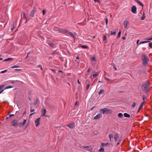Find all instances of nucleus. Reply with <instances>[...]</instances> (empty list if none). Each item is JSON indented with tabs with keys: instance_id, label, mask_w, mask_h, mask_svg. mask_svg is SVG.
I'll return each mask as SVG.
<instances>
[{
	"instance_id": "nucleus-1",
	"label": "nucleus",
	"mask_w": 152,
	"mask_h": 152,
	"mask_svg": "<svg viewBox=\"0 0 152 152\" xmlns=\"http://www.w3.org/2000/svg\"><path fill=\"white\" fill-rule=\"evenodd\" d=\"M109 137L110 139V141L111 142H112L113 141V138H114L115 142H118L117 143V145H119L121 140L119 138V136L118 133H115V134L114 136L113 134H109Z\"/></svg>"
},
{
	"instance_id": "nucleus-2",
	"label": "nucleus",
	"mask_w": 152,
	"mask_h": 152,
	"mask_svg": "<svg viewBox=\"0 0 152 152\" xmlns=\"http://www.w3.org/2000/svg\"><path fill=\"white\" fill-rule=\"evenodd\" d=\"M141 60L142 64L143 66H148L150 60L148 56L146 55L145 54H142L141 57Z\"/></svg>"
},
{
	"instance_id": "nucleus-3",
	"label": "nucleus",
	"mask_w": 152,
	"mask_h": 152,
	"mask_svg": "<svg viewBox=\"0 0 152 152\" xmlns=\"http://www.w3.org/2000/svg\"><path fill=\"white\" fill-rule=\"evenodd\" d=\"M150 85L148 82L143 83L141 86L142 91L146 94H148L149 91Z\"/></svg>"
},
{
	"instance_id": "nucleus-4",
	"label": "nucleus",
	"mask_w": 152,
	"mask_h": 152,
	"mask_svg": "<svg viewBox=\"0 0 152 152\" xmlns=\"http://www.w3.org/2000/svg\"><path fill=\"white\" fill-rule=\"evenodd\" d=\"M26 119H24L23 123H20L18 124V121L16 120H14L11 122V125L13 126H16L18 125L19 127H22L25 125L26 123Z\"/></svg>"
},
{
	"instance_id": "nucleus-5",
	"label": "nucleus",
	"mask_w": 152,
	"mask_h": 152,
	"mask_svg": "<svg viewBox=\"0 0 152 152\" xmlns=\"http://www.w3.org/2000/svg\"><path fill=\"white\" fill-rule=\"evenodd\" d=\"M100 112H102L103 114H111L112 113V111L110 109H109L107 108H105L100 110Z\"/></svg>"
},
{
	"instance_id": "nucleus-6",
	"label": "nucleus",
	"mask_w": 152,
	"mask_h": 152,
	"mask_svg": "<svg viewBox=\"0 0 152 152\" xmlns=\"http://www.w3.org/2000/svg\"><path fill=\"white\" fill-rule=\"evenodd\" d=\"M75 34H76V33L75 32L73 33L72 32H69L67 30V36L69 35L72 38H73L74 39H75Z\"/></svg>"
},
{
	"instance_id": "nucleus-7",
	"label": "nucleus",
	"mask_w": 152,
	"mask_h": 152,
	"mask_svg": "<svg viewBox=\"0 0 152 152\" xmlns=\"http://www.w3.org/2000/svg\"><path fill=\"white\" fill-rule=\"evenodd\" d=\"M75 126V124L74 122H71L68 125H67L70 129H73Z\"/></svg>"
},
{
	"instance_id": "nucleus-8",
	"label": "nucleus",
	"mask_w": 152,
	"mask_h": 152,
	"mask_svg": "<svg viewBox=\"0 0 152 152\" xmlns=\"http://www.w3.org/2000/svg\"><path fill=\"white\" fill-rule=\"evenodd\" d=\"M131 11L134 14L137 13V7L133 5L132 6Z\"/></svg>"
},
{
	"instance_id": "nucleus-9",
	"label": "nucleus",
	"mask_w": 152,
	"mask_h": 152,
	"mask_svg": "<svg viewBox=\"0 0 152 152\" xmlns=\"http://www.w3.org/2000/svg\"><path fill=\"white\" fill-rule=\"evenodd\" d=\"M41 120L40 118H38L36 119L35 121V124L36 126L37 127L40 124V121Z\"/></svg>"
},
{
	"instance_id": "nucleus-10",
	"label": "nucleus",
	"mask_w": 152,
	"mask_h": 152,
	"mask_svg": "<svg viewBox=\"0 0 152 152\" xmlns=\"http://www.w3.org/2000/svg\"><path fill=\"white\" fill-rule=\"evenodd\" d=\"M36 8L34 7L32 10L30 12V16L31 17H33L34 16V13H35L36 11Z\"/></svg>"
},
{
	"instance_id": "nucleus-11",
	"label": "nucleus",
	"mask_w": 152,
	"mask_h": 152,
	"mask_svg": "<svg viewBox=\"0 0 152 152\" xmlns=\"http://www.w3.org/2000/svg\"><path fill=\"white\" fill-rule=\"evenodd\" d=\"M41 116H45L46 113V110L45 108L42 109L41 110Z\"/></svg>"
},
{
	"instance_id": "nucleus-12",
	"label": "nucleus",
	"mask_w": 152,
	"mask_h": 152,
	"mask_svg": "<svg viewBox=\"0 0 152 152\" xmlns=\"http://www.w3.org/2000/svg\"><path fill=\"white\" fill-rule=\"evenodd\" d=\"M145 104V102H143L140 105L139 107V108L137 112V113H138L139 111L142 108V107H143V105Z\"/></svg>"
},
{
	"instance_id": "nucleus-13",
	"label": "nucleus",
	"mask_w": 152,
	"mask_h": 152,
	"mask_svg": "<svg viewBox=\"0 0 152 152\" xmlns=\"http://www.w3.org/2000/svg\"><path fill=\"white\" fill-rule=\"evenodd\" d=\"M128 24V21L127 20H125L123 22V25L124 26V27L125 28H126Z\"/></svg>"
},
{
	"instance_id": "nucleus-14",
	"label": "nucleus",
	"mask_w": 152,
	"mask_h": 152,
	"mask_svg": "<svg viewBox=\"0 0 152 152\" xmlns=\"http://www.w3.org/2000/svg\"><path fill=\"white\" fill-rule=\"evenodd\" d=\"M101 115V114L99 113L97 114L95 117H94V119H98L100 118Z\"/></svg>"
},
{
	"instance_id": "nucleus-15",
	"label": "nucleus",
	"mask_w": 152,
	"mask_h": 152,
	"mask_svg": "<svg viewBox=\"0 0 152 152\" xmlns=\"http://www.w3.org/2000/svg\"><path fill=\"white\" fill-rule=\"evenodd\" d=\"M78 147L80 148H88L89 147V146H82L80 144L79 145Z\"/></svg>"
},
{
	"instance_id": "nucleus-16",
	"label": "nucleus",
	"mask_w": 152,
	"mask_h": 152,
	"mask_svg": "<svg viewBox=\"0 0 152 152\" xmlns=\"http://www.w3.org/2000/svg\"><path fill=\"white\" fill-rule=\"evenodd\" d=\"M136 2L138 4L142 6V7H143L144 5L140 1L138 0H135Z\"/></svg>"
},
{
	"instance_id": "nucleus-17",
	"label": "nucleus",
	"mask_w": 152,
	"mask_h": 152,
	"mask_svg": "<svg viewBox=\"0 0 152 152\" xmlns=\"http://www.w3.org/2000/svg\"><path fill=\"white\" fill-rule=\"evenodd\" d=\"M110 143H102V145L103 147H104L105 146H107L108 145H110Z\"/></svg>"
},
{
	"instance_id": "nucleus-18",
	"label": "nucleus",
	"mask_w": 152,
	"mask_h": 152,
	"mask_svg": "<svg viewBox=\"0 0 152 152\" xmlns=\"http://www.w3.org/2000/svg\"><path fill=\"white\" fill-rule=\"evenodd\" d=\"M124 116L125 117L130 118V115L129 114H128L126 113H125L124 114Z\"/></svg>"
},
{
	"instance_id": "nucleus-19",
	"label": "nucleus",
	"mask_w": 152,
	"mask_h": 152,
	"mask_svg": "<svg viewBox=\"0 0 152 152\" xmlns=\"http://www.w3.org/2000/svg\"><path fill=\"white\" fill-rule=\"evenodd\" d=\"M147 98V97L145 96V95H143L142 96V99L143 101V102H145V100Z\"/></svg>"
},
{
	"instance_id": "nucleus-20",
	"label": "nucleus",
	"mask_w": 152,
	"mask_h": 152,
	"mask_svg": "<svg viewBox=\"0 0 152 152\" xmlns=\"http://www.w3.org/2000/svg\"><path fill=\"white\" fill-rule=\"evenodd\" d=\"M145 18V14L144 13V12L142 17L140 19L141 20H144Z\"/></svg>"
},
{
	"instance_id": "nucleus-21",
	"label": "nucleus",
	"mask_w": 152,
	"mask_h": 152,
	"mask_svg": "<svg viewBox=\"0 0 152 152\" xmlns=\"http://www.w3.org/2000/svg\"><path fill=\"white\" fill-rule=\"evenodd\" d=\"M121 34V30H120L119 31V32L118 33V35L117 37V38H119L120 37Z\"/></svg>"
},
{
	"instance_id": "nucleus-22",
	"label": "nucleus",
	"mask_w": 152,
	"mask_h": 152,
	"mask_svg": "<svg viewBox=\"0 0 152 152\" xmlns=\"http://www.w3.org/2000/svg\"><path fill=\"white\" fill-rule=\"evenodd\" d=\"M11 30L12 31L15 28V27L14 26V23H13V24L11 25Z\"/></svg>"
},
{
	"instance_id": "nucleus-23",
	"label": "nucleus",
	"mask_w": 152,
	"mask_h": 152,
	"mask_svg": "<svg viewBox=\"0 0 152 152\" xmlns=\"http://www.w3.org/2000/svg\"><path fill=\"white\" fill-rule=\"evenodd\" d=\"M104 92V91L103 89L100 90L99 92V94H103Z\"/></svg>"
},
{
	"instance_id": "nucleus-24",
	"label": "nucleus",
	"mask_w": 152,
	"mask_h": 152,
	"mask_svg": "<svg viewBox=\"0 0 152 152\" xmlns=\"http://www.w3.org/2000/svg\"><path fill=\"white\" fill-rule=\"evenodd\" d=\"M12 60H13V58H8L4 60V62L7 61H10Z\"/></svg>"
},
{
	"instance_id": "nucleus-25",
	"label": "nucleus",
	"mask_w": 152,
	"mask_h": 152,
	"mask_svg": "<svg viewBox=\"0 0 152 152\" xmlns=\"http://www.w3.org/2000/svg\"><path fill=\"white\" fill-rule=\"evenodd\" d=\"M59 31L61 33H65L66 32V31L63 29H60L59 30Z\"/></svg>"
},
{
	"instance_id": "nucleus-26",
	"label": "nucleus",
	"mask_w": 152,
	"mask_h": 152,
	"mask_svg": "<svg viewBox=\"0 0 152 152\" xmlns=\"http://www.w3.org/2000/svg\"><path fill=\"white\" fill-rule=\"evenodd\" d=\"M150 42L149 41H144L142 42H141L139 43L140 44H144L146 43H148Z\"/></svg>"
},
{
	"instance_id": "nucleus-27",
	"label": "nucleus",
	"mask_w": 152,
	"mask_h": 152,
	"mask_svg": "<svg viewBox=\"0 0 152 152\" xmlns=\"http://www.w3.org/2000/svg\"><path fill=\"white\" fill-rule=\"evenodd\" d=\"M118 116L120 118H121L123 116V114L121 113H120L118 114Z\"/></svg>"
},
{
	"instance_id": "nucleus-28",
	"label": "nucleus",
	"mask_w": 152,
	"mask_h": 152,
	"mask_svg": "<svg viewBox=\"0 0 152 152\" xmlns=\"http://www.w3.org/2000/svg\"><path fill=\"white\" fill-rule=\"evenodd\" d=\"M39 103V100L37 99H36V101H35V102L34 103V104L35 105H36L37 104Z\"/></svg>"
},
{
	"instance_id": "nucleus-29",
	"label": "nucleus",
	"mask_w": 152,
	"mask_h": 152,
	"mask_svg": "<svg viewBox=\"0 0 152 152\" xmlns=\"http://www.w3.org/2000/svg\"><path fill=\"white\" fill-rule=\"evenodd\" d=\"M16 81H17V80H11L9 82V83H11L12 84L15 83Z\"/></svg>"
},
{
	"instance_id": "nucleus-30",
	"label": "nucleus",
	"mask_w": 152,
	"mask_h": 152,
	"mask_svg": "<svg viewBox=\"0 0 152 152\" xmlns=\"http://www.w3.org/2000/svg\"><path fill=\"white\" fill-rule=\"evenodd\" d=\"M116 31H111L110 32V34L111 35H114L116 34Z\"/></svg>"
},
{
	"instance_id": "nucleus-31",
	"label": "nucleus",
	"mask_w": 152,
	"mask_h": 152,
	"mask_svg": "<svg viewBox=\"0 0 152 152\" xmlns=\"http://www.w3.org/2000/svg\"><path fill=\"white\" fill-rule=\"evenodd\" d=\"M81 47L83 48H88V46L86 45H82Z\"/></svg>"
},
{
	"instance_id": "nucleus-32",
	"label": "nucleus",
	"mask_w": 152,
	"mask_h": 152,
	"mask_svg": "<svg viewBox=\"0 0 152 152\" xmlns=\"http://www.w3.org/2000/svg\"><path fill=\"white\" fill-rule=\"evenodd\" d=\"M13 87L12 86H7L5 88V89H8L10 88H12Z\"/></svg>"
},
{
	"instance_id": "nucleus-33",
	"label": "nucleus",
	"mask_w": 152,
	"mask_h": 152,
	"mask_svg": "<svg viewBox=\"0 0 152 152\" xmlns=\"http://www.w3.org/2000/svg\"><path fill=\"white\" fill-rule=\"evenodd\" d=\"M5 85H2L1 86H0V91L4 87V86H5Z\"/></svg>"
},
{
	"instance_id": "nucleus-34",
	"label": "nucleus",
	"mask_w": 152,
	"mask_h": 152,
	"mask_svg": "<svg viewBox=\"0 0 152 152\" xmlns=\"http://www.w3.org/2000/svg\"><path fill=\"white\" fill-rule=\"evenodd\" d=\"M145 40H152V38H150L149 37L146 38L145 39Z\"/></svg>"
},
{
	"instance_id": "nucleus-35",
	"label": "nucleus",
	"mask_w": 152,
	"mask_h": 152,
	"mask_svg": "<svg viewBox=\"0 0 152 152\" xmlns=\"http://www.w3.org/2000/svg\"><path fill=\"white\" fill-rule=\"evenodd\" d=\"M91 59L92 61H96V58L95 57H93L91 58Z\"/></svg>"
},
{
	"instance_id": "nucleus-36",
	"label": "nucleus",
	"mask_w": 152,
	"mask_h": 152,
	"mask_svg": "<svg viewBox=\"0 0 152 152\" xmlns=\"http://www.w3.org/2000/svg\"><path fill=\"white\" fill-rule=\"evenodd\" d=\"M104 150V149L102 148H101L99 149V151L100 152H103Z\"/></svg>"
},
{
	"instance_id": "nucleus-37",
	"label": "nucleus",
	"mask_w": 152,
	"mask_h": 152,
	"mask_svg": "<svg viewBox=\"0 0 152 152\" xmlns=\"http://www.w3.org/2000/svg\"><path fill=\"white\" fill-rule=\"evenodd\" d=\"M97 75H98L97 74L95 73V74H94L93 75V77H96L97 76Z\"/></svg>"
},
{
	"instance_id": "nucleus-38",
	"label": "nucleus",
	"mask_w": 152,
	"mask_h": 152,
	"mask_svg": "<svg viewBox=\"0 0 152 152\" xmlns=\"http://www.w3.org/2000/svg\"><path fill=\"white\" fill-rule=\"evenodd\" d=\"M90 86V84L89 83L87 85V86H86V88L87 90H88V89L89 88Z\"/></svg>"
},
{
	"instance_id": "nucleus-39",
	"label": "nucleus",
	"mask_w": 152,
	"mask_h": 152,
	"mask_svg": "<svg viewBox=\"0 0 152 152\" xmlns=\"http://www.w3.org/2000/svg\"><path fill=\"white\" fill-rule=\"evenodd\" d=\"M149 46L151 48H152V42L149 43Z\"/></svg>"
},
{
	"instance_id": "nucleus-40",
	"label": "nucleus",
	"mask_w": 152,
	"mask_h": 152,
	"mask_svg": "<svg viewBox=\"0 0 152 152\" xmlns=\"http://www.w3.org/2000/svg\"><path fill=\"white\" fill-rule=\"evenodd\" d=\"M108 19L107 18H106V20H105V23H106V25H107V23H108Z\"/></svg>"
},
{
	"instance_id": "nucleus-41",
	"label": "nucleus",
	"mask_w": 152,
	"mask_h": 152,
	"mask_svg": "<svg viewBox=\"0 0 152 152\" xmlns=\"http://www.w3.org/2000/svg\"><path fill=\"white\" fill-rule=\"evenodd\" d=\"M37 67H40V69H41V70H43V68H42V67L41 66V65H38L37 66Z\"/></svg>"
},
{
	"instance_id": "nucleus-42",
	"label": "nucleus",
	"mask_w": 152,
	"mask_h": 152,
	"mask_svg": "<svg viewBox=\"0 0 152 152\" xmlns=\"http://www.w3.org/2000/svg\"><path fill=\"white\" fill-rule=\"evenodd\" d=\"M46 12V10H44L42 11V13L44 15L45 14Z\"/></svg>"
},
{
	"instance_id": "nucleus-43",
	"label": "nucleus",
	"mask_w": 152,
	"mask_h": 152,
	"mask_svg": "<svg viewBox=\"0 0 152 152\" xmlns=\"http://www.w3.org/2000/svg\"><path fill=\"white\" fill-rule=\"evenodd\" d=\"M107 39V37L105 35H104L103 37V40L104 41L106 40Z\"/></svg>"
},
{
	"instance_id": "nucleus-44",
	"label": "nucleus",
	"mask_w": 152,
	"mask_h": 152,
	"mask_svg": "<svg viewBox=\"0 0 152 152\" xmlns=\"http://www.w3.org/2000/svg\"><path fill=\"white\" fill-rule=\"evenodd\" d=\"M7 71V69H6V70H4V71H1V73H4L6 72Z\"/></svg>"
},
{
	"instance_id": "nucleus-45",
	"label": "nucleus",
	"mask_w": 152,
	"mask_h": 152,
	"mask_svg": "<svg viewBox=\"0 0 152 152\" xmlns=\"http://www.w3.org/2000/svg\"><path fill=\"white\" fill-rule=\"evenodd\" d=\"M19 67V66H16V65L14 66H11V68H15Z\"/></svg>"
},
{
	"instance_id": "nucleus-46",
	"label": "nucleus",
	"mask_w": 152,
	"mask_h": 152,
	"mask_svg": "<svg viewBox=\"0 0 152 152\" xmlns=\"http://www.w3.org/2000/svg\"><path fill=\"white\" fill-rule=\"evenodd\" d=\"M136 105V103L135 102H134L133 104L132 105V107H134Z\"/></svg>"
},
{
	"instance_id": "nucleus-47",
	"label": "nucleus",
	"mask_w": 152,
	"mask_h": 152,
	"mask_svg": "<svg viewBox=\"0 0 152 152\" xmlns=\"http://www.w3.org/2000/svg\"><path fill=\"white\" fill-rule=\"evenodd\" d=\"M34 111H35V110L34 109H32V108L31 107V109L30 110L31 112H33Z\"/></svg>"
},
{
	"instance_id": "nucleus-48",
	"label": "nucleus",
	"mask_w": 152,
	"mask_h": 152,
	"mask_svg": "<svg viewBox=\"0 0 152 152\" xmlns=\"http://www.w3.org/2000/svg\"><path fill=\"white\" fill-rule=\"evenodd\" d=\"M23 17L25 18V19H26V15H25V13L23 12Z\"/></svg>"
},
{
	"instance_id": "nucleus-49",
	"label": "nucleus",
	"mask_w": 152,
	"mask_h": 152,
	"mask_svg": "<svg viewBox=\"0 0 152 152\" xmlns=\"http://www.w3.org/2000/svg\"><path fill=\"white\" fill-rule=\"evenodd\" d=\"M91 69L89 68H88V69L87 70V72L89 73L91 71Z\"/></svg>"
},
{
	"instance_id": "nucleus-50",
	"label": "nucleus",
	"mask_w": 152,
	"mask_h": 152,
	"mask_svg": "<svg viewBox=\"0 0 152 152\" xmlns=\"http://www.w3.org/2000/svg\"><path fill=\"white\" fill-rule=\"evenodd\" d=\"M94 1L96 2H98L99 3H100V2L99 0H94Z\"/></svg>"
},
{
	"instance_id": "nucleus-51",
	"label": "nucleus",
	"mask_w": 152,
	"mask_h": 152,
	"mask_svg": "<svg viewBox=\"0 0 152 152\" xmlns=\"http://www.w3.org/2000/svg\"><path fill=\"white\" fill-rule=\"evenodd\" d=\"M14 114H11L9 116V117L10 118L12 116H14Z\"/></svg>"
},
{
	"instance_id": "nucleus-52",
	"label": "nucleus",
	"mask_w": 152,
	"mask_h": 152,
	"mask_svg": "<svg viewBox=\"0 0 152 152\" xmlns=\"http://www.w3.org/2000/svg\"><path fill=\"white\" fill-rule=\"evenodd\" d=\"M21 70V69H15V70L17 71H20Z\"/></svg>"
},
{
	"instance_id": "nucleus-53",
	"label": "nucleus",
	"mask_w": 152,
	"mask_h": 152,
	"mask_svg": "<svg viewBox=\"0 0 152 152\" xmlns=\"http://www.w3.org/2000/svg\"><path fill=\"white\" fill-rule=\"evenodd\" d=\"M114 69L115 70H117V68L116 67L114 66Z\"/></svg>"
},
{
	"instance_id": "nucleus-54",
	"label": "nucleus",
	"mask_w": 152,
	"mask_h": 152,
	"mask_svg": "<svg viewBox=\"0 0 152 152\" xmlns=\"http://www.w3.org/2000/svg\"><path fill=\"white\" fill-rule=\"evenodd\" d=\"M77 82H78V84H81V83L80 82L79 80V79H78V80H77Z\"/></svg>"
},
{
	"instance_id": "nucleus-55",
	"label": "nucleus",
	"mask_w": 152,
	"mask_h": 152,
	"mask_svg": "<svg viewBox=\"0 0 152 152\" xmlns=\"http://www.w3.org/2000/svg\"><path fill=\"white\" fill-rule=\"evenodd\" d=\"M49 45L51 46H53V43H50Z\"/></svg>"
},
{
	"instance_id": "nucleus-56",
	"label": "nucleus",
	"mask_w": 152,
	"mask_h": 152,
	"mask_svg": "<svg viewBox=\"0 0 152 152\" xmlns=\"http://www.w3.org/2000/svg\"><path fill=\"white\" fill-rule=\"evenodd\" d=\"M126 37H123L122 38V39L123 40H125L126 39Z\"/></svg>"
},
{
	"instance_id": "nucleus-57",
	"label": "nucleus",
	"mask_w": 152,
	"mask_h": 152,
	"mask_svg": "<svg viewBox=\"0 0 152 152\" xmlns=\"http://www.w3.org/2000/svg\"><path fill=\"white\" fill-rule=\"evenodd\" d=\"M78 104V102H76V103H75V106H77Z\"/></svg>"
},
{
	"instance_id": "nucleus-58",
	"label": "nucleus",
	"mask_w": 152,
	"mask_h": 152,
	"mask_svg": "<svg viewBox=\"0 0 152 152\" xmlns=\"http://www.w3.org/2000/svg\"><path fill=\"white\" fill-rule=\"evenodd\" d=\"M106 79L108 81H110V79H109V78H106Z\"/></svg>"
},
{
	"instance_id": "nucleus-59",
	"label": "nucleus",
	"mask_w": 152,
	"mask_h": 152,
	"mask_svg": "<svg viewBox=\"0 0 152 152\" xmlns=\"http://www.w3.org/2000/svg\"><path fill=\"white\" fill-rule=\"evenodd\" d=\"M28 54H27V56H26V58L25 59H26V58H27L28 57Z\"/></svg>"
},
{
	"instance_id": "nucleus-60",
	"label": "nucleus",
	"mask_w": 152,
	"mask_h": 152,
	"mask_svg": "<svg viewBox=\"0 0 152 152\" xmlns=\"http://www.w3.org/2000/svg\"><path fill=\"white\" fill-rule=\"evenodd\" d=\"M35 113H32L30 115V116H31V115H33V114H34Z\"/></svg>"
},
{
	"instance_id": "nucleus-61",
	"label": "nucleus",
	"mask_w": 152,
	"mask_h": 152,
	"mask_svg": "<svg viewBox=\"0 0 152 152\" xmlns=\"http://www.w3.org/2000/svg\"><path fill=\"white\" fill-rule=\"evenodd\" d=\"M3 91H4V90H3L2 91H0V94H1L2 93Z\"/></svg>"
},
{
	"instance_id": "nucleus-62",
	"label": "nucleus",
	"mask_w": 152,
	"mask_h": 152,
	"mask_svg": "<svg viewBox=\"0 0 152 152\" xmlns=\"http://www.w3.org/2000/svg\"><path fill=\"white\" fill-rule=\"evenodd\" d=\"M139 41V40H137V44H138V43Z\"/></svg>"
},
{
	"instance_id": "nucleus-63",
	"label": "nucleus",
	"mask_w": 152,
	"mask_h": 152,
	"mask_svg": "<svg viewBox=\"0 0 152 152\" xmlns=\"http://www.w3.org/2000/svg\"><path fill=\"white\" fill-rule=\"evenodd\" d=\"M92 107V108L91 109V110H93V109L94 108V107Z\"/></svg>"
},
{
	"instance_id": "nucleus-64",
	"label": "nucleus",
	"mask_w": 152,
	"mask_h": 152,
	"mask_svg": "<svg viewBox=\"0 0 152 152\" xmlns=\"http://www.w3.org/2000/svg\"><path fill=\"white\" fill-rule=\"evenodd\" d=\"M76 59H79V57L78 56H77V58H76Z\"/></svg>"
}]
</instances>
